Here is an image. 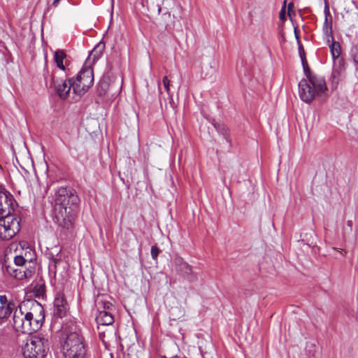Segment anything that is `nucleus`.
<instances>
[{
    "mask_svg": "<svg viewBox=\"0 0 358 358\" xmlns=\"http://www.w3.org/2000/svg\"><path fill=\"white\" fill-rule=\"evenodd\" d=\"M80 198L71 187H61L55 194L53 221L59 227V237L66 241L73 236V222Z\"/></svg>",
    "mask_w": 358,
    "mask_h": 358,
    "instance_id": "obj_1",
    "label": "nucleus"
},
{
    "mask_svg": "<svg viewBox=\"0 0 358 358\" xmlns=\"http://www.w3.org/2000/svg\"><path fill=\"white\" fill-rule=\"evenodd\" d=\"M65 340L62 344L64 358H89L87 346L78 325L70 322L64 327Z\"/></svg>",
    "mask_w": 358,
    "mask_h": 358,
    "instance_id": "obj_2",
    "label": "nucleus"
},
{
    "mask_svg": "<svg viewBox=\"0 0 358 358\" xmlns=\"http://www.w3.org/2000/svg\"><path fill=\"white\" fill-rule=\"evenodd\" d=\"M21 348L24 358H45L49 350L48 340L41 336H27Z\"/></svg>",
    "mask_w": 358,
    "mask_h": 358,
    "instance_id": "obj_3",
    "label": "nucleus"
},
{
    "mask_svg": "<svg viewBox=\"0 0 358 358\" xmlns=\"http://www.w3.org/2000/svg\"><path fill=\"white\" fill-rule=\"evenodd\" d=\"M13 320L14 328L17 331L31 334L42 327L45 320V315L38 316L37 319L35 316H23L20 313L13 314Z\"/></svg>",
    "mask_w": 358,
    "mask_h": 358,
    "instance_id": "obj_4",
    "label": "nucleus"
},
{
    "mask_svg": "<svg viewBox=\"0 0 358 358\" xmlns=\"http://www.w3.org/2000/svg\"><path fill=\"white\" fill-rule=\"evenodd\" d=\"M21 219L16 215H3L0 217V238L10 240L20 230Z\"/></svg>",
    "mask_w": 358,
    "mask_h": 358,
    "instance_id": "obj_5",
    "label": "nucleus"
},
{
    "mask_svg": "<svg viewBox=\"0 0 358 358\" xmlns=\"http://www.w3.org/2000/svg\"><path fill=\"white\" fill-rule=\"evenodd\" d=\"M73 92L81 96L85 94L94 83L93 70L90 68L82 69L74 80L73 78Z\"/></svg>",
    "mask_w": 358,
    "mask_h": 358,
    "instance_id": "obj_6",
    "label": "nucleus"
},
{
    "mask_svg": "<svg viewBox=\"0 0 358 358\" xmlns=\"http://www.w3.org/2000/svg\"><path fill=\"white\" fill-rule=\"evenodd\" d=\"M23 316L29 317L45 315V310L42 305L35 299H27L22 301L14 311V314L20 313Z\"/></svg>",
    "mask_w": 358,
    "mask_h": 358,
    "instance_id": "obj_7",
    "label": "nucleus"
},
{
    "mask_svg": "<svg viewBox=\"0 0 358 358\" xmlns=\"http://www.w3.org/2000/svg\"><path fill=\"white\" fill-rule=\"evenodd\" d=\"M57 71H54L51 76V86H52L57 94L62 99H65L69 94V92L73 89V78L68 80H59L57 77Z\"/></svg>",
    "mask_w": 358,
    "mask_h": 358,
    "instance_id": "obj_8",
    "label": "nucleus"
},
{
    "mask_svg": "<svg viewBox=\"0 0 358 358\" xmlns=\"http://www.w3.org/2000/svg\"><path fill=\"white\" fill-rule=\"evenodd\" d=\"M174 266L178 273L190 282L197 280V275L192 271V266L180 257H176L173 260Z\"/></svg>",
    "mask_w": 358,
    "mask_h": 358,
    "instance_id": "obj_9",
    "label": "nucleus"
},
{
    "mask_svg": "<svg viewBox=\"0 0 358 358\" xmlns=\"http://www.w3.org/2000/svg\"><path fill=\"white\" fill-rule=\"evenodd\" d=\"M16 201L13 196L5 189L0 190V214L1 215H13L14 204Z\"/></svg>",
    "mask_w": 358,
    "mask_h": 358,
    "instance_id": "obj_10",
    "label": "nucleus"
},
{
    "mask_svg": "<svg viewBox=\"0 0 358 358\" xmlns=\"http://www.w3.org/2000/svg\"><path fill=\"white\" fill-rule=\"evenodd\" d=\"M15 267L16 266L7 264L4 266L5 272L17 280H22L30 278L35 272L34 267Z\"/></svg>",
    "mask_w": 358,
    "mask_h": 358,
    "instance_id": "obj_11",
    "label": "nucleus"
},
{
    "mask_svg": "<svg viewBox=\"0 0 358 358\" xmlns=\"http://www.w3.org/2000/svg\"><path fill=\"white\" fill-rule=\"evenodd\" d=\"M69 309V306L64 294L62 292H58L54 300V316L62 318L66 315Z\"/></svg>",
    "mask_w": 358,
    "mask_h": 358,
    "instance_id": "obj_12",
    "label": "nucleus"
},
{
    "mask_svg": "<svg viewBox=\"0 0 358 358\" xmlns=\"http://www.w3.org/2000/svg\"><path fill=\"white\" fill-rule=\"evenodd\" d=\"M339 60L337 64H334L333 70L329 78L331 87L332 90H336L341 81L345 77V63H341Z\"/></svg>",
    "mask_w": 358,
    "mask_h": 358,
    "instance_id": "obj_13",
    "label": "nucleus"
},
{
    "mask_svg": "<svg viewBox=\"0 0 358 358\" xmlns=\"http://www.w3.org/2000/svg\"><path fill=\"white\" fill-rule=\"evenodd\" d=\"M299 94L301 100L306 103H310L317 95L311 85L305 79L299 83Z\"/></svg>",
    "mask_w": 358,
    "mask_h": 358,
    "instance_id": "obj_14",
    "label": "nucleus"
},
{
    "mask_svg": "<svg viewBox=\"0 0 358 358\" xmlns=\"http://www.w3.org/2000/svg\"><path fill=\"white\" fill-rule=\"evenodd\" d=\"M16 308L13 300H8L6 295H0V320L8 318Z\"/></svg>",
    "mask_w": 358,
    "mask_h": 358,
    "instance_id": "obj_15",
    "label": "nucleus"
},
{
    "mask_svg": "<svg viewBox=\"0 0 358 358\" xmlns=\"http://www.w3.org/2000/svg\"><path fill=\"white\" fill-rule=\"evenodd\" d=\"M324 22L322 27L323 33L325 36V39L329 43L331 41L334 40L333 31H332V20L329 12V6L326 3L324 6Z\"/></svg>",
    "mask_w": 358,
    "mask_h": 358,
    "instance_id": "obj_16",
    "label": "nucleus"
},
{
    "mask_svg": "<svg viewBox=\"0 0 358 358\" xmlns=\"http://www.w3.org/2000/svg\"><path fill=\"white\" fill-rule=\"evenodd\" d=\"M317 96H322L327 91V87L324 78L317 75L313 76L308 80Z\"/></svg>",
    "mask_w": 358,
    "mask_h": 358,
    "instance_id": "obj_17",
    "label": "nucleus"
},
{
    "mask_svg": "<svg viewBox=\"0 0 358 358\" xmlns=\"http://www.w3.org/2000/svg\"><path fill=\"white\" fill-rule=\"evenodd\" d=\"M96 322L101 325H110L114 322L113 317L110 311L100 310L96 317Z\"/></svg>",
    "mask_w": 358,
    "mask_h": 358,
    "instance_id": "obj_18",
    "label": "nucleus"
},
{
    "mask_svg": "<svg viewBox=\"0 0 358 358\" xmlns=\"http://www.w3.org/2000/svg\"><path fill=\"white\" fill-rule=\"evenodd\" d=\"M331 43L329 45L331 56L333 58L334 64H337V61L345 63L344 59L341 57V45L338 42L331 41Z\"/></svg>",
    "mask_w": 358,
    "mask_h": 358,
    "instance_id": "obj_19",
    "label": "nucleus"
},
{
    "mask_svg": "<svg viewBox=\"0 0 358 358\" xmlns=\"http://www.w3.org/2000/svg\"><path fill=\"white\" fill-rule=\"evenodd\" d=\"M66 57V53L64 52V50H57L55 51L54 55V61L57 64V66L62 70L65 71L66 68L64 64V59Z\"/></svg>",
    "mask_w": 358,
    "mask_h": 358,
    "instance_id": "obj_20",
    "label": "nucleus"
},
{
    "mask_svg": "<svg viewBox=\"0 0 358 358\" xmlns=\"http://www.w3.org/2000/svg\"><path fill=\"white\" fill-rule=\"evenodd\" d=\"M53 251H50L47 253L48 257L50 259L51 264L53 265V266L55 268L57 266V264L60 262V259L56 258L55 256L57 255L60 250H58L57 247L55 248H52Z\"/></svg>",
    "mask_w": 358,
    "mask_h": 358,
    "instance_id": "obj_21",
    "label": "nucleus"
},
{
    "mask_svg": "<svg viewBox=\"0 0 358 358\" xmlns=\"http://www.w3.org/2000/svg\"><path fill=\"white\" fill-rule=\"evenodd\" d=\"M97 310H99V313L100 310H107L109 311L113 308L112 303L107 301H97L96 303Z\"/></svg>",
    "mask_w": 358,
    "mask_h": 358,
    "instance_id": "obj_22",
    "label": "nucleus"
},
{
    "mask_svg": "<svg viewBox=\"0 0 358 358\" xmlns=\"http://www.w3.org/2000/svg\"><path fill=\"white\" fill-rule=\"evenodd\" d=\"M104 48L105 45L103 43L98 44L92 51L90 56L93 57L94 59H98L101 55Z\"/></svg>",
    "mask_w": 358,
    "mask_h": 358,
    "instance_id": "obj_23",
    "label": "nucleus"
},
{
    "mask_svg": "<svg viewBox=\"0 0 358 358\" xmlns=\"http://www.w3.org/2000/svg\"><path fill=\"white\" fill-rule=\"evenodd\" d=\"M33 292L37 297L43 296L45 292V287L43 284L37 285L34 287Z\"/></svg>",
    "mask_w": 358,
    "mask_h": 358,
    "instance_id": "obj_24",
    "label": "nucleus"
},
{
    "mask_svg": "<svg viewBox=\"0 0 358 358\" xmlns=\"http://www.w3.org/2000/svg\"><path fill=\"white\" fill-rule=\"evenodd\" d=\"M27 261L24 258V257L21 255H18L15 257L14 258V266H18V267H25L26 266Z\"/></svg>",
    "mask_w": 358,
    "mask_h": 358,
    "instance_id": "obj_25",
    "label": "nucleus"
},
{
    "mask_svg": "<svg viewBox=\"0 0 358 358\" xmlns=\"http://www.w3.org/2000/svg\"><path fill=\"white\" fill-rule=\"evenodd\" d=\"M301 63H302L304 73H305L307 79L309 80L310 77L313 76H315V74H313L311 73L306 59L302 60Z\"/></svg>",
    "mask_w": 358,
    "mask_h": 358,
    "instance_id": "obj_26",
    "label": "nucleus"
},
{
    "mask_svg": "<svg viewBox=\"0 0 358 358\" xmlns=\"http://www.w3.org/2000/svg\"><path fill=\"white\" fill-rule=\"evenodd\" d=\"M162 19L166 28L169 26V22L171 20V15L169 12H166L162 15Z\"/></svg>",
    "mask_w": 358,
    "mask_h": 358,
    "instance_id": "obj_27",
    "label": "nucleus"
},
{
    "mask_svg": "<svg viewBox=\"0 0 358 358\" xmlns=\"http://www.w3.org/2000/svg\"><path fill=\"white\" fill-rule=\"evenodd\" d=\"M159 252H160V250L159 249V248L157 245H152L151 247L150 253H151L152 258L153 259H155V260L157 259Z\"/></svg>",
    "mask_w": 358,
    "mask_h": 358,
    "instance_id": "obj_28",
    "label": "nucleus"
},
{
    "mask_svg": "<svg viewBox=\"0 0 358 358\" xmlns=\"http://www.w3.org/2000/svg\"><path fill=\"white\" fill-rule=\"evenodd\" d=\"M297 45H298V49H299V54L301 61L306 59L305 50L303 49V45L301 44V41H299Z\"/></svg>",
    "mask_w": 358,
    "mask_h": 358,
    "instance_id": "obj_29",
    "label": "nucleus"
},
{
    "mask_svg": "<svg viewBox=\"0 0 358 358\" xmlns=\"http://www.w3.org/2000/svg\"><path fill=\"white\" fill-rule=\"evenodd\" d=\"M285 7L286 1H285L279 15V17L282 21H285L286 20Z\"/></svg>",
    "mask_w": 358,
    "mask_h": 358,
    "instance_id": "obj_30",
    "label": "nucleus"
},
{
    "mask_svg": "<svg viewBox=\"0 0 358 358\" xmlns=\"http://www.w3.org/2000/svg\"><path fill=\"white\" fill-rule=\"evenodd\" d=\"M163 84L164 88L166 89V91L169 93L170 90V81L168 79L167 76H164L163 78Z\"/></svg>",
    "mask_w": 358,
    "mask_h": 358,
    "instance_id": "obj_31",
    "label": "nucleus"
},
{
    "mask_svg": "<svg viewBox=\"0 0 358 358\" xmlns=\"http://www.w3.org/2000/svg\"><path fill=\"white\" fill-rule=\"evenodd\" d=\"M294 31L295 38H296L297 43H298L299 41H300L299 30H298L297 27H294Z\"/></svg>",
    "mask_w": 358,
    "mask_h": 358,
    "instance_id": "obj_32",
    "label": "nucleus"
},
{
    "mask_svg": "<svg viewBox=\"0 0 358 358\" xmlns=\"http://www.w3.org/2000/svg\"><path fill=\"white\" fill-rule=\"evenodd\" d=\"M101 88H102L104 91H106V90L108 89V83H106V82H102V83H101Z\"/></svg>",
    "mask_w": 358,
    "mask_h": 358,
    "instance_id": "obj_33",
    "label": "nucleus"
},
{
    "mask_svg": "<svg viewBox=\"0 0 358 358\" xmlns=\"http://www.w3.org/2000/svg\"><path fill=\"white\" fill-rule=\"evenodd\" d=\"M293 7V3H290L289 5H288V15H290V10L292 9V8Z\"/></svg>",
    "mask_w": 358,
    "mask_h": 358,
    "instance_id": "obj_34",
    "label": "nucleus"
},
{
    "mask_svg": "<svg viewBox=\"0 0 358 358\" xmlns=\"http://www.w3.org/2000/svg\"><path fill=\"white\" fill-rule=\"evenodd\" d=\"M59 1H60V0H55V1H53V3H52V6H55V7H56V6L58 5V3H59Z\"/></svg>",
    "mask_w": 358,
    "mask_h": 358,
    "instance_id": "obj_35",
    "label": "nucleus"
},
{
    "mask_svg": "<svg viewBox=\"0 0 358 358\" xmlns=\"http://www.w3.org/2000/svg\"><path fill=\"white\" fill-rule=\"evenodd\" d=\"M161 10H162V8H159V9H158L159 13H160Z\"/></svg>",
    "mask_w": 358,
    "mask_h": 358,
    "instance_id": "obj_36",
    "label": "nucleus"
},
{
    "mask_svg": "<svg viewBox=\"0 0 358 358\" xmlns=\"http://www.w3.org/2000/svg\"><path fill=\"white\" fill-rule=\"evenodd\" d=\"M180 312L183 314L184 311L182 310H180Z\"/></svg>",
    "mask_w": 358,
    "mask_h": 358,
    "instance_id": "obj_37",
    "label": "nucleus"
}]
</instances>
